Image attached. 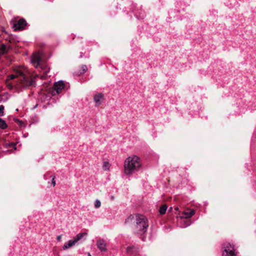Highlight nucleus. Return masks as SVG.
<instances>
[{
    "label": "nucleus",
    "mask_w": 256,
    "mask_h": 256,
    "mask_svg": "<svg viewBox=\"0 0 256 256\" xmlns=\"http://www.w3.org/2000/svg\"><path fill=\"white\" fill-rule=\"evenodd\" d=\"M15 74L8 76L6 84L12 88L14 86L26 88L33 85L34 81L26 68L18 66L15 69Z\"/></svg>",
    "instance_id": "1"
},
{
    "label": "nucleus",
    "mask_w": 256,
    "mask_h": 256,
    "mask_svg": "<svg viewBox=\"0 0 256 256\" xmlns=\"http://www.w3.org/2000/svg\"><path fill=\"white\" fill-rule=\"evenodd\" d=\"M132 220H134V224L132 228L134 234L144 241L146 236L144 235L149 226L148 218L140 214L130 215L126 220V223L132 222Z\"/></svg>",
    "instance_id": "2"
},
{
    "label": "nucleus",
    "mask_w": 256,
    "mask_h": 256,
    "mask_svg": "<svg viewBox=\"0 0 256 256\" xmlns=\"http://www.w3.org/2000/svg\"><path fill=\"white\" fill-rule=\"evenodd\" d=\"M142 164L140 158L136 156L127 158L124 162V172L126 175H132L138 172Z\"/></svg>",
    "instance_id": "3"
},
{
    "label": "nucleus",
    "mask_w": 256,
    "mask_h": 256,
    "mask_svg": "<svg viewBox=\"0 0 256 256\" xmlns=\"http://www.w3.org/2000/svg\"><path fill=\"white\" fill-rule=\"evenodd\" d=\"M42 54L38 52L34 54L32 56L31 62L34 66L37 68H40L44 71V74L46 75L48 72V68L46 66L43 64L42 59Z\"/></svg>",
    "instance_id": "4"
},
{
    "label": "nucleus",
    "mask_w": 256,
    "mask_h": 256,
    "mask_svg": "<svg viewBox=\"0 0 256 256\" xmlns=\"http://www.w3.org/2000/svg\"><path fill=\"white\" fill-rule=\"evenodd\" d=\"M195 214V210H192L183 212L180 216V222H184L180 226L182 228L186 227L190 224V221L188 220Z\"/></svg>",
    "instance_id": "5"
},
{
    "label": "nucleus",
    "mask_w": 256,
    "mask_h": 256,
    "mask_svg": "<svg viewBox=\"0 0 256 256\" xmlns=\"http://www.w3.org/2000/svg\"><path fill=\"white\" fill-rule=\"evenodd\" d=\"M224 250L222 256H236L234 246L230 243H227L224 245Z\"/></svg>",
    "instance_id": "6"
},
{
    "label": "nucleus",
    "mask_w": 256,
    "mask_h": 256,
    "mask_svg": "<svg viewBox=\"0 0 256 256\" xmlns=\"http://www.w3.org/2000/svg\"><path fill=\"white\" fill-rule=\"evenodd\" d=\"M64 83L62 80L56 82L51 91L52 94V96H56V94H59L61 92L62 90L64 89Z\"/></svg>",
    "instance_id": "7"
},
{
    "label": "nucleus",
    "mask_w": 256,
    "mask_h": 256,
    "mask_svg": "<svg viewBox=\"0 0 256 256\" xmlns=\"http://www.w3.org/2000/svg\"><path fill=\"white\" fill-rule=\"evenodd\" d=\"M26 22L24 18L19 20L14 25V30H20L24 28L26 26Z\"/></svg>",
    "instance_id": "8"
},
{
    "label": "nucleus",
    "mask_w": 256,
    "mask_h": 256,
    "mask_svg": "<svg viewBox=\"0 0 256 256\" xmlns=\"http://www.w3.org/2000/svg\"><path fill=\"white\" fill-rule=\"evenodd\" d=\"M96 246L101 251H106V243L104 240H98L96 242Z\"/></svg>",
    "instance_id": "9"
},
{
    "label": "nucleus",
    "mask_w": 256,
    "mask_h": 256,
    "mask_svg": "<svg viewBox=\"0 0 256 256\" xmlns=\"http://www.w3.org/2000/svg\"><path fill=\"white\" fill-rule=\"evenodd\" d=\"M102 97L103 95L100 93H98L94 96V100L96 104V106H98L102 104L100 100L102 98Z\"/></svg>",
    "instance_id": "10"
},
{
    "label": "nucleus",
    "mask_w": 256,
    "mask_h": 256,
    "mask_svg": "<svg viewBox=\"0 0 256 256\" xmlns=\"http://www.w3.org/2000/svg\"><path fill=\"white\" fill-rule=\"evenodd\" d=\"M76 243V242L75 241V240L74 239L73 240H70L68 241V242L66 243H65V244H64V246H63V249L64 250H66L72 246H74Z\"/></svg>",
    "instance_id": "11"
},
{
    "label": "nucleus",
    "mask_w": 256,
    "mask_h": 256,
    "mask_svg": "<svg viewBox=\"0 0 256 256\" xmlns=\"http://www.w3.org/2000/svg\"><path fill=\"white\" fill-rule=\"evenodd\" d=\"M86 232H82L78 234L74 238V240L77 242L78 241L80 240L84 236H86Z\"/></svg>",
    "instance_id": "12"
},
{
    "label": "nucleus",
    "mask_w": 256,
    "mask_h": 256,
    "mask_svg": "<svg viewBox=\"0 0 256 256\" xmlns=\"http://www.w3.org/2000/svg\"><path fill=\"white\" fill-rule=\"evenodd\" d=\"M8 128V125L7 124H6V122L0 118V128H2V129H6Z\"/></svg>",
    "instance_id": "13"
},
{
    "label": "nucleus",
    "mask_w": 256,
    "mask_h": 256,
    "mask_svg": "<svg viewBox=\"0 0 256 256\" xmlns=\"http://www.w3.org/2000/svg\"><path fill=\"white\" fill-rule=\"evenodd\" d=\"M166 209H167L166 205L164 204L160 207L159 212L161 214H164L166 213Z\"/></svg>",
    "instance_id": "14"
},
{
    "label": "nucleus",
    "mask_w": 256,
    "mask_h": 256,
    "mask_svg": "<svg viewBox=\"0 0 256 256\" xmlns=\"http://www.w3.org/2000/svg\"><path fill=\"white\" fill-rule=\"evenodd\" d=\"M110 164L108 162L106 161V162H104L103 164H102V168L104 170H108L110 168Z\"/></svg>",
    "instance_id": "15"
},
{
    "label": "nucleus",
    "mask_w": 256,
    "mask_h": 256,
    "mask_svg": "<svg viewBox=\"0 0 256 256\" xmlns=\"http://www.w3.org/2000/svg\"><path fill=\"white\" fill-rule=\"evenodd\" d=\"M100 205H101V202H100L98 200H96L95 202V203H94V206L96 208H100Z\"/></svg>",
    "instance_id": "16"
},
{
    "label": "nucleus",
    "mask_w": 256,
    "mask_h": 256,
    "mask_svg": "<svg viewBox=\"0 0 256 256\" xmlns=\"http://www.w3.org/2000/svg\"><path fill=\"white\" fill-rule=\"evenodd\" d=\"M4 106L2 105L0 106V116H2L4 115Z\"/></svg>",
    "instance_id": "17"
},
{
    "label": "nucleus",
    "mask_w": 256,
    "mask_h": 256,
    "mask_svg": "<svg viewBox=\"0 0 256 256\" xmlns=\"http://www.w3.org/2000/svg\"><path fill=\"white\" fill-rule=\"evenodd\" d=\"M134 248V246H130V247H128L127 248H126V252L128 253H130V254L132 252V250Z\"/></svg>",
    "instance_id": "18"
},
{
    "label": "nucleus",
    "mask_w": 256,
    "mask_h": 256,
    "mask_svg": "<svg viewBox=\"0 0 256 256\" xmlns=\"http://www.w3.org/2000/svg\"><path fill=\"white\" fill-rule=\"evenodd\" d=\"M54 178L55 176H54L52 179V184L54 186H56V181L54 180Z\"/></svg>",
    "instance_id": "19"
},
{
    "label": "nucleus",
    "mask_w": 256,
    "mask_h": 256,
    "mask_svg": "<svg viewBox=\"0 0 256 256\" xmlns=\"http://www.w3.org/2000/svg\"><path fill=\"white\" fill-rule=\"evenodd\" d=\"M82 68H83L82 70L84 72H86L87 70V67L86 65L83 66Z\"/></svg>",
    "instance_id": "20"
},
{
    "label": "nucleus",
    "mask_w": 256,
    "mask_h": 256,
    "mask_svg": "<svg viewBox=\"0 0 256 256\" xmlns=\"http://www.w3.org/2000/svg\"><path fill=\"white\" fill-rule=\"evenodd\" d=\"M61 238H62V236H58V237H57V240L60 241V240H61Z\"/></svg>",
    "instance_id": "21"
},
{
    "label": "nucleus",
    "mask_w": 256,
    "mask_h": 256,
    "mask_svg": "<svg viewBox=\"0 0 256 256\" xmlns=\"http://www.w3.org/2000/svg\"><path fill=\"white\" fill-rule=\"evenodd\" d=\"M175 209H176V210H178V207H176V208H175Z\"/></svg>",
    "instance_id": "22"
},
{
    "label": "nucleus",
    "mask_w": 256,
    "mask_h": 256,
    "mask_svg": "<svg viewBox=\"0 0 256 256\" xmlns=\"http://www.w3.org/2000/svg\"><path fill=\"white\" fill-rule=\"evenodd\" d=\"M88 256H91V255L90 254H88Z\"/></svg>",
    "instance_id": "23"
},
{
    "label": "nucleus",
    "mask_w": 256,
    "mask_h": 256,
    "mask_svg": "<svg viewBox=\"0 0 256 256\" xmlns=\"http://www.w3.org/2000/svg\"><path fill=\"white\" fill-rule=\"evenodd\" d=\"M20 123H22V122H18Z\"/></svg>",
    "instance_id": "24"
}]
</instances>
